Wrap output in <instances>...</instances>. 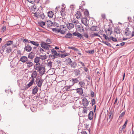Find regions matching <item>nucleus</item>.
Segmentation results:
<instances>
[{
	"instance_id": "1",
	"label": "nucleus",
	"mask_w": 134,
	"mask_h": 134,
	"mask_svg": "<svg viewBox=\"0 0 134 134\" xmlns=\"http://www.w3.org/2000/svg\"><path fill=\"white\" fill-rule=\"evenodd\" d=\"M41 45L42 48L47 50H49L50 48H51V46L50 45L47 44L46 43L43 42H41Z\"/></svg>"
},
{
	"instance_id": "2",
	"label": "nucleus",
	"mask_w": 134,
	"mask_h": 134,
	"mask_svg": "<svg viewBox=\"0 0 134 134\" xmlns=\"http://www.w3.org/2000/svg\"><path fill=\"white\" fill-rule=\"evenodd\" d=\"M39 72L40 74H43L45 72V68L44 66L41 65L38 70L37 71Z\"/></svg>"
},
{
	"instance_id": "24",
	"label": "nucleus",
	"mask_w": 134,
	"mask_h": 134,
	"mask_svg": "<svg viewBox=\"0 0 134 134\" xmlns=\"http://www.w3.org/2000/svg\"><path fill=\"white\" fill-rule=\"evenodd\" d=\"M48 16L50 18L53 17L54 14L53 12L52 11H49L48 13Z\"/></svg>"
},
{
	"instance_id": "64",
	"label": "nucleus",
	"mask_w": 134,
	"mask_h": 134,
	"mask_svg": "<svg viewBox=\"0 0 134 134\" xmlns=\"http://www.w3.org/2000/svg\"><path fill=\"white\" fill-rule=\"evenodd\" d=\"M102 18L104 19L105 18V15L104 14H102Z\"/></svg>"
},
{
	"instance_id": "39",
	"label": "nucleus",
	"mask_w": 134,
	"mask_h": 134,
	"mask_svg": "<svg viewBox=\"0 0 134 134\" xmlns=\"http://www.w3.org/2000/svg\"><path fill=\"white\" fill-rule=\"evenodd\" d=\"M79 84L81 87H83L84 86L85 83L84 82L81 81L79 83Z\"/></svg>"
},
{
	"instance_id": "44",
	"label": "nucleus",
	"mask_w": 134,
	"mask_h": 134,
	"mask_svg": "<svg viewBox=\"0 0 134 134\" xmlns=\"http://www.w3.org/2000/svg\"><path fill=\"white\" fill-rule=\"evenodd\" d=\"M111 40L114 42H116L117 41V39L111 36Z\"/></svg>"
},
{
	"instance_id": "8",
	"label": "nucleus",
	"mask_w": 134,
	"mask_h": 134,
	"mask_svg": "<svg viewBox=\"0 0 134 134\" xmlns=\"http://www.w3.org/2000/svg\"><path fill=\"white\" fill-rule=\"evenodd\" d=\"M20 60L23 63H26L28 61V58L25 56H22L20 58Z\"/></svg>"
},
{
	"instance_id": "26",
	"label": "nucleus",
	"mask_w": 134,
	"mask_h": 134,
	"mask_svg": "<svg viewBox=\"0 0 134 134\" xmlns=\"http://www.w3.org/2000/svg\"><path fill=\"white\" fill-rule=\"evenodd\" d=\"M69 55L70 54L69 53H65L61 54L60 55V57L62 58H63L66 56Z\"/></svg>"
},
{
	"instance_id": "55",
	"label": "nucleus",
	"mask_w": 134,
	"mask_h": 134,
	"mask_svg": "<svg viewBox=\"0 0 134 134\" xmlns=\"http://www.w3.org/2000/svg\"><path fill=\"white\" fill-rule=\"evenodd\" d=\"M64 8H62L60 12L61 14L62 15V14L64 13Z\"/></svg>"
},
{
	"instance_id": "23",
	"label": "nucleus",
	"mask_w": 134,
	"mask_h": 134,
	"mask_svg": "<svg viewBox=\"0 0 134 134\" xmlns=\"http://www.w3.org/2000/svg\"><path fill=\"white\" fill-rule=\"evenodd\" d=\"M40 59L39 57H36L34 60V62L36 63H40L39 62L40 61Z\"/></svg>"
},
{
	"instance_id": "10",
	"label": "nucleus",
	"mask_w": 134,
	"mask_h": 134,
	"mask_svg": "<svg viewBox=\"0 0 134 134\" xmlns=\"http://www.w3.org/2000/svg\"><path fill=\"white\" fill-rule=\"evenodd\" d=\"M51 51L52 53L53 54V57L54 58H56L57 56L59 55V54L58 53L57 51L54 49H52Z\"/></svg>"
},
{
	"instance_id": "16",
	"label": "nucleus",
	"mask_w": 134,
	"mask_h": 134,
	"mask_svg": "<svg viewBox=\"0 0 134 134\" xmlns=\"http://www.w3.org/2000/svg\"><path fill=\"white\" fill-rule=\"evenodd\" d=\"M74 27V25L71 23H69L67 25V28L69 30L73 28Z\"/></svg>"
},
{
	"instance_id": "15",
	"label": "nucleus",
	"mask_w": 134,
	"mask_h": 134,
	"mask_svg": "<svg viewBox=\"0 0 134 134\" xmlns=\"http://www.w3.org/2000/svg\"><path fill=\"white\" fill-rule=\"evenodd\" d=\"M24 49L26 51L29 52L31 50L32 48L30 46L27 45L25 47Z\"/></svg>"
},
{
	"instance_id": "63",
	"label": "nucleus",
	"mask_w": 134,
	"mask_h": 134,
	"mask_svg": "<svg viewBox=\"0 0 134 134\" xmlns=\"http://www.w3.org/2000/svg\"><path fill=\"white\" fill-rule=\"evenodd\" d=\"M111 40V37H110L109 38H108V39L107 40L108 41H110Z\"/></svg>"
},
{
	"instance_id": "58",
	"label": "nucleus",
	"mask_w": 134,
	"mask_h": 134,
	"mask_svg": "<svg viewBox=\"0 0 134 134\" xmlns=\"http://www.w3.org/2000/svg\"><path fill=\"white\" fill-rule=\"evenodd\" d=\"M60 33L62 34H64L65 32V31L64 30H61L60 31Z\"/></svg>"
},
{
	"instance_id": "29",
	"label": "nucleus",
	"mask_w": 134,
	"mask_h": 134,
	"mask_svg": "<svg viewBox=\"0 0 134 134\" xmlns=\"http://www.w3.org/2000/svg\"><path fill=\"white\" fill-rule=\"evenodd\" d=\"M72 36V35L71 33H69L67 34L65 36V37L68 38H70Z\"/></svg>"
},
{
	"instance_id": "7",
	"label": "nucleus",
	"mask_w": 134,
	"mask_h": 134,
	"mask_svg": "<svg viewBox=\"0 0 134 134\" xmlns=\"http://www.w3.org/2000/svg\"><path fill=\"white\" fill-rule=\"evenodd\" d=\"M72 35L73 36H77V37L81 39H82L83 38L82 35L79 32H75Z\"/></svg>"
},
{
	"instance_id": "19",
	"label": "nucleus",
	"mask_w": 134,
	"mask_h": 134,
	"mask_svg": "<svg viewBox=\"0 0 134 134\" xmlns=\"http://www.w3.org/2000/svg\"><path fill=\"white\" fill-rule=\"evenodd\" d=\"M34 53L32 52H31L29 53L28 56V57L29 58L31 59L34 58Z\"/></svg>"
},
{
	"instance_id": "3",
	"label": "nucleus",
	"mask_w": 134,
	"mask_h": 134,
	"mask_svg": "<svg viewBox=\"0 0 134 134\" xmlns=\"http://www.w3.org/2000/svg\"><path fill=\"white\" fill-rule=\"evenodd\" d=\"M76 29L80 32H82L84 31L83 27L82 25H77L76 26Z\"/></svg>"
},
{
	"instance_id": "54",
	"label": "nucleus",
	"mask_w": 134,
	"mask_h": 134,
	"mask_svg": "<svg viewBox=\"0 0 134 134\" xmlns=\"http://www.w3.org/2000/svg\"><path fill=\"white\" fill-rule=\"evenodd\" d=\"M87 109L86 108H83V112L84 113H87Z\"/></svg>"
},
{
	"instance_id": "34",
	"label": "nucleus",
	"mask_w": 134,
	"mask_h": 134,
	"mask_svg": "<svg viewBox=\"0 0 134 134\" xmlns=\"http://www.w3.org/2000/svg\"><path fill=\"white\" fill-rule=\"evenodd\" d=\"M114 31L117 34H120V30L118 28H116L115 29Z\"/></svg>"
},
{
	"instance_id": "17",
	"label": "nucleus",
	"mask_w": 134,
	"mask_h": 134,
	"mask_svg": "<svg viewBox=\"0 0 134 134\" xmlns=\"http://www.w3.org/2000/svg\"><path fill=\"white\" fill-rule=\"evenodd\" d=\"M93 113L92 111H90L88 114V118L90 120L92 119L93 117Z\"/></svg>"
},
{
	"instance_id": "5",
	"label": "nucleus",
	"mask_w": 134,
	"mask_h": 134,
	"mask_svg": "<svg viewBox=\"0 0 134 134\" xmlns=\"http://www.w3.org/2000/svg\"><path fill=\"white\" fill-rule=\"evenodd\" d=\"M26 63L27 64L26 68L27 69L31 67L33 65V62L31 60H28Z\"/></svg>"
},
{
	"instance_id": "33",
	"label": "nucleus",
	"mask_w": 134,
	"mask_h": 134,
	"mask_svg": "<svg viewBox=\"0 0 134 134\" xmlns=\"http://www.w3.org/2000/svg\"><path fill=\"white\" fill-rule=\"evenodd\" d=\"M40 59H42V60H45L46 58L47 57L46 55H41L39 57Z\"/></svg>"
},
{
	"instance_id": "18",
	"label": "nucleus",
	"mask_w": 134,
	"mask_h": 134,
	"mask_svg": "<svg viewBox=\"0 0 134 134\" xmlns=\"http://www.w3.org/2000/svg\"><path fill=\"white\" fill-rule=\"evenodd\" d=\"M76 91L80 95H81L83 93V90L81 88H78L76 89Z\"/></svg>"
},
{
	"instance_id": "42",
	"label": "nucleus",
	"mask_w": 134,
	"mask_h": 134,
	"mask_svg": "<svg viewBox=\"0 0 134 134\" xmlns=\"http://www.w3.org/2000/svg\"><path fill=\"white\" fill-rule=\"evenodd\" d=\"M84 13L86 15V16H88L89 15V12L87 10H85L84 12Z\"/></svg>"
},
{
	"instance_id": "37",
	"label": "nucleus",
	"mask_w": 134,
	"mask_h": 134,
	"mask_svg": "<svg viewBox=\"0 0 134 134\" xmlns=\"http://www.w3.org/2000/svg\"><path fill=\"white\" fill-rule=\"evenodd\" d=\"M68 48L69 49H72L76 51H78V49L75 48L74 47H70L69 46L68 47Z\"/></svg>"
},
{
	"instance_id": "47",
	"label": "nucleus",
	"mask_w": 134,
	"mask_h": 134,
	"mask_svg": "<svg viewBox=\"0 0 134 134\" xmlns=\"http://www.w3.org/2000/svg\"><path fill=\"white\" fill-rule=\"evenodd\" d=\"M95 102V100L94 99H92L91 100V103L92 106H93Z\"/></svg>"
},
{
	"instance_id": "46",
	"label": "nucleus",
	"mask_w": 134,
	"mask_h": 134,
	"mask_svg": "<svg viewBox=\"0 0 134 134\" xmlns=\"http://www.w3.org/2000/svg\"><path fill=\"white\" fill-rule=\"evenodd\" d=\"M27 1L32 4H33L35 2V0H27Z\"/></svg>"
},
{
	"instance_id": "49",
	"label": "nucleus",
	"mask_w": 134,
	"mask_h": 134,
	"mask_svg": "<svg viewBox=\"0 0 134 134\" xmlns=\"http://www.w3.org/2000/svg\"><path fill=\"white\" fill-rule=\"evenodd\" d=\"M11 49L10 48H7L6 50V51L8 53H9L11 52Z\"/></svg>"
},
{
	"instance_id": "35",
	"label": "nucleus",
	"mask_w": 134,
	"mask_h": 134,
	"mask_svg": "<svg viewBox=\"0 0 134 134\" xmlns=\"http://www.w3.org/2000/svg\"><path fill=\"white\" fill-rule=\"evenodd\" d=\"M13 41H10L7 42L5 44V45L10 46V45L13 43Z\"/></svg>"
},
{
	"instance_id": "21",
	"label": "nucleus",
	"mask_w": 134,
	"mask_h": 134,
	"mask_svg": "<svg viewBox=\"0 0 134 134\" xmlns=\"http://www.w3.org/2000/svg\"><path fill=\"white\" fill-rule=\"evenodd\" d=\"M70 65L71 68H75L77 65V64L76 63L73 62H72Z\"/></svg>"
},
{
	"instance_id": "20",
	"label": "nucleus",
	"mask_w": 134,
	"mask_h": 134,
	"mask_svg": "<svg viewBox=\"0 0 134 134\" xmlns=\"http://www.w3.org/2000/svg\"><path fill=\"white\" fill-rule=\"evenodd\" d=\"M105 32L106 35H110L112 33V31L110 29H108L107 30H105Z\"/></svg>"
},
{
	"instance_id": "53",
	"label": "nucleus",
	"mask_w": 134,
	"mask_h": 134,
	"mask_svg": "<svg viewBox=\"0 0 134 134\" xmlns=\"http://www.w3.org/2000/svg\"><path fill=\"white\" fill-rule=\"evenodd\" d=\"M71 86H66L65 87V89H66V90L67 91H68L69 90V89L70 88V87H71Z\"/></svg>"
},
{
	"instance_id": "22",
	"label": "nucleus",
	"mask_w": 134,
	"mask_h": 134,
	"mask_svg": "<svg viewBox=\"0 0 134 134\" xmlns=\"http://www.w3.org/2000/svg\"><path fill=\"white\" fill-rule=\"evenodd\" d=\"M30 41V43L36 46H38L39 45V44L37 42H35L31 41Z\"/></svg>"
},
{
	"instance_id": "27",
	"label": "nucleus",
	"mask_w": 134,
	"mask_h": 134,
	"mask_svg": "<svg viewBox=\"0 0 134 134\" xmlns=\"http://www.w3.org/2000/svg\"><path fill=\"white\" fill-rule=\"evenodd\" d=\"M38 91V88L37 86H36L33 89L32 92L33 94H36Z\"/></svg>"
},
{
	"instance_id": "48",
	"label": "nucleus",
	"mask_w": 134,
	"mask_h": 134,
	"mask_svg": "<svg viewBox=\"0 0 134 134\" xmlns=\"http://www.w3.org/2000/svg\"><path fill=\"white\" fill-rule=\"evenodd\" d=\"M31 110L33 112H35L36 110V109L34 107L33 108H31Z\"/></svg>"
},
{
	"instance_id": "51",
	"label": "nucleus",
	"mask_w": 134,
	"mask_h": 134,
	"mask_svg": "<svg viewBox=\"0 0 134 134\" xmlns=\"http://www.w3.org/2000/svg\"><path fill=\"white\" fill-rule=\"evenodd\" d=\"M103 36L104 37L105 39L106 40H107L108 39V37L105 34H103Z\"/></svg>"
},
{
	"instance_id": "13",
	"label": "nucleus",
	"mask_w": 134,
	"mask_h": 134,
	"mask_svg": "<svg viewBox=\"0 0 134 134\" xmlns=\"http://www.w3.org/2000/svg\"><path fill=\"white\" fill-rule=\"evenodd\" d=\"M75 15L77 18V19H79L82 17V15L81 14V12L79 11H77L76 13L75 14Z\"/></svg>"
},
{
	"instance_id": "12",
	"label": "nucleus",
	"mask_w": 134,
	"mask_h": 134,
	"mask_svg": "<svg viewBox=\"0 0 134 134\" xmlns=\"http://www.w3.org/2000/svg\"><path fill=\"white\" fill-rule=\"evenodd\" d=\"M81 22L82 23L84 24L85 26H88L87 20L86 18H82L81 20Z\"/></svg>"
},
{
	"instance_id": "25",
	"label": "nucleus",
	"mask_w": 134,
	"mask_h": 134,
	"mask_svg": "<svg viewBox=\"0 0 134 134\" xmlns=\"http://www.w3.org/2000/svg\"><path fill=\"white\" fill-rule=\"evenodd\" d=\"M72 82L73 85L75 83H77L79 81L77 78L73 79H72Z\"/></svg>"
},
{
	"instance_id": "61",
	"label": "nucleus",
	"mask_w": 134,
	"mask_h": 134,
	"mask_svg": "<svg viewBox=\"0 0 134 134\" xmlns=\"http://www.w3.org/2000/svg\"><path fill=\"white\" fill-rule=\"evenodd\" d=\"M81 134H87V133L86 131H83L81 132Z\"/></svg>"
},
{
	"instance_id": "43",
	"label": "nucleus",
	"mask_w": 134,
	"mask_h": 134,
	"mask_svg": "<svg viewBox=\"0 0 134 134\" xmlns=\"http://www.w3.org/2000/svg\"><path fill=\"white\" fill-rule=\"evenodd\" d=\"M46 42L47 43L49 44H50L52 42L51 40L50 39L48 38L46 40Z\"/></svg>"
},
{
	"instance_id": "36",
	"label": "nucleus",
	"mask_w": 134,
	"mask_h": 134,
	"mask_svg": "<svg viewBox=\"0 0 134 134\" xmlns=\"http://www.w3.org/2000/svg\"><path fill=\"white\" fill-rule=\"evenodd\" d=\"M66 61L68 64L70 65L72 63V61L70 58H68L66 59Z\"/></svg>"
},
{
	"instance_id": "45",
	"label": "nucleus",
	"mask_w": 134,
	"mask_h": 134,
	"mask_svg": "<svg viewBox=\"0 0 134 134\" xmlns=\"http://www.w3.org/2000/svg\"><path fill=\"white\" fill-rule=\"evenodd\" d=\"M94 52V51L93 50H92L88 51H87V53H90L91 54L93 53Z\"/></svg>"
},
{
	"instance_id": "56",
	"label": "nucleus",
	"mask_w": 134,
	"mask_h": 134,
	"mask_svg": "<svg viewBox=\"0 0 134 134\" xmlns=\"http://www.w3.org/2000/svg\"><path fill=\"white\" fill-rule=\"evenodd\" d=\"M39 15V14L38 13H35V15L37 17H38Z\"/></svg>"
},
{
	"instance_id": "62",
	"label": "nucleus",
	"mask_w": 134,
	"mask_h": 134,
	"mask_svg": "<svg viewBox=\"0 0 134 134\" xmlns=\"http://www.w3.org/2000/svg\"><path fill=\"white\" fill-rule=\"evenodd\" d=\"M94 93L92 91L91 92V96L92 97H94Z\"/></svg>"
},
{
	"instance_id": "4",
	"label": "nucleus",
	"mask_w": 134,
	"mask_h": 134,
	"mask_svg": "<svg viewBox=\"0 0 134 134\" xmlns=\"http://www.w3.org/2000/svg\"><path fill=\"white\" fill-rule=\"evenodd\" d=\"M43 80L41 79H38L37 80L36 82L37 83V85L38 87H41L42 86Z\"/></svg>"
},
{
	"instance_id": "28",
	"label": "nucleus",
	"mask_w": 134,
	"mask_h": 134,
	"mask_svg": "<svg viewBox=\"0 0 134 134\" xmlns=\"http://www.w3.org/2000/svg\"><path fill=\"white\" fill-rule=\"evenodd\" d=\"M91 36L92 37H94L96 36H98L100 37V36L97 33H94L92 34L91 35Z\"/></svg>"
},
{
	"instance_id": "9",
	"label": "nucleus",
	"mask_w": 134,
	"mask_h": 134,
	"mask_svg": "<svg viewBox=\"0 0 134 134\" xmlns=\"http://www.w3.org/2000/svg\"><path fill=\"white\" fill-rule=\"evenodd\" d=\"M41 64L40 63H36L34 66V69L37 71L40 69V68L41 66Z\"/></svg>"
},
{
	"instance_id": "38",
	"label": "nucleus",
	"mask_w": 134,
	"mask_h": 134,
	"mask_svg": "<svg viewBox=\"0 0 134 134\" xmlns=\"http://www.w3.org/2000/svg\"><path fill=\"white\" fill-rule=\"evenodd\" d=\"M38 24L40 25L41 27H43V26L45 25V23L43 21H41L38 22Z\"/></svg>"
},
{
	"instance_id": "32",
	"label": "nucleus",
	"mask_w": 134,
	"mask_h": 134,
	"mask_svg": "<svg viewBox=\"0 0 134 134\" xmlns=\"http://www.w3.org/2000/svg\"><path fill=\"white\" fill-rule=\"evenodd\" d=\"M52 31H53L57 33H59L60 32V30L58 29L53 28L52 29Z\"/></svg>"
},
{
	"instance_id": "40",
	"label": "nucleus",
	"mask_w": 134,
	"mask_h": 134,
	"mask_svg": "<svg viewBox=\"0 0 134 134\" xmlns=\"http://www.w3.org/2000/svg\"><path fill=\"white\" fill-rule=\"evenodd\" d=\"M75 75L76 76H77L80 73V71L79 70H76L75 71Z\"/></svg>"
},
{
	"instance_id": "59",
	"label": "nucleus",
	"mask_w": 134,
	"mask_h": 134,
	"mask_svg": "<svg viewBox=\"0 0 134 134\" xmlns=\"http://www.w3.org/2000/svg\"><path fill=\"white\" fill-rule=\"evenodd\" d=\"M84 70L85 71L87 72L88 71V68H87L84 67Z\"/></svg>"
},
{
	"instance_id": "52",
	"label": "nucleus",
	"mask_w": 134,
	"mask_h": 134,
	"mask_svg": "<svg viewBox=\"0 0 134 134\" xmlns=\"http://www.w3.org/2000/svg\"><path fill=\"white\" fill-rule=\"evenodd\" d=\"M83 36L86 38H88V35L87 34H83Z\"/></svg>"
},
{
	"instance_id": "6",
	"label": "nucleus",
	"mask_w": 134,
	"mask_h": 134,
	"mask_svg": "<svg viewBox=\"0 0 134 134\" xmlns=\"http://www.w3.org/2000/svg\"><path fill=\"white\" fill-rule=\"evenodd\" d=\"M37 75V73L36 71L35 70L33 71L31 75V77L30 79H32L34 80V79L36 77Z\"/></svg>"
},
{
	"instance_id": "57",
	"label": "nucleus",
	"mask_w": 134,
	"mask_h": 134,
	"mask_svg": "<svg viewBox=\"0 0 134 134\" xmlns=\"http://www.w3.org/2000/svg\"><path fill=\"white\" fill-rule=\"evenodd\" d=\"M79 63L80 64L83 66H85L84 63L81 61L79 62Z\"/></svg>"
},
{
	"instance_id": "30",
	"label": "nucleus",
	"mask_w": 134,
	"mask_h": 134,
	"mask_svg": "<svg viewBox=\"0 0 134 134\" xmlns=\"http://www.w3.org/2000/svg\"><path fill=\"white\" fill-rule=\"evenodd\" d=\"M52 62L50 61L48 62L47 64V66L48 67L49 69H50L52 67Z\"/></svg>"
},
{
	"instance_id": "31",
	"label": "nucleus",
	"mask_w": 134,
	"mask_h": 134,
	"mask_svg": "<svg viewBox=\"0 0 134 134\" xmlns=\"http://www.w3.org/2000/svg\"><path fill=\"white\" fill-rule=\"evenodd\" d=\"M97 28V26H93L91 28L90 30H91L94 31H96Z\"/></svg>"
},
{
	"instance_id": "50",
	"label": "nucleus",
	"mask_w": 134,
	"mask_h": 134,
	"mask_svg": "<svg viewBox=\"0 0 134 134\" xmlns=\"http://www.w3.org/2000/svg\"><path fill=\"white\" fill-rule=\"evenodd\" d=\"M6 29V26H3L2 28V31L3 32H4Z\"/></svg>"
},
{
	"instance_id": "14",
	"label": "nucleus",
	"mask_w": 134,
	"mask_h": 134,
	"mask_svg": "<svg viewBox=\"0 0 134 134\" xmlns=\"http://www.w3.org/2000/svg\"><path fill=\"white\" fill-rule=\"evenodd\" d=\"M34 80L31 79L30 82L26 86V88H27L31 86L32 85L34 82Z\"/></svg>"
},
{
	"instance_id": "60",
	"label": "nucleus",
	"mask_w": 134,
	"mask_h": 134,
	"mask_svg": "<svg viewBox=\"0 0 134 134\" xmlns=\"http://www.w3.org/2000/svg\"><path fill=\"white\" fill-rule=\"evenodd\" d=\"M109 119H110V118H111V117H112H112L111 116V114H112V113H111L110 112L109 113Z\"/></svg>"
},
{
	"instance_id": "11",
	"label": "nucleus",
	"mask_w": 134,
	"mask_h": 134,
	"mask_svg": "<svg viewBox=\"0 0 134 134\" xmlns=\"http://www.w3.org/2000/svg\"><path fill=\"white\" fill-rule=\"evenodd\" d=\"M82 101L83 106L86 107L87 106L89 102L87 99L85 98H84L82 100Z\"/></svg>"
},
{
	"instance_id": "41",
	"label": "nucleus",
	"mask_w": 134,
	"mask_h": 134,
	"mask_svg": "<svg viewBox=\"0 0 134 134\" xmlns=\"http://www.w3.org/2000/svg\"><path fill=\"white\" fill-rule=\"evenodd\" d=\"M125 112H124L122 113L120 115L119 117V118L121 119L124 116V115H125Z\"/></svg>"
}]
</instances>
